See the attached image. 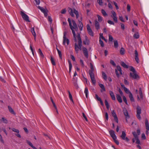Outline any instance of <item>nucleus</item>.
Wrapping results in <instances>:
<instances>
[{"instance_id": "f257e3e1", "label": "nucleus", "mask_w": 149, "mask_h": 149, "mask_svg": "<svg viewBox=\"0 0 149 149\" xmlns=\"http://www.w3.org/2000/svg\"><path fill=\"white\" fill-rule=\"evenodd\" d=\"M68 21L69 23V25L70 26V28L71 29L72 34H73V37L74 38V40L76 42H77V40L76 38V33L75 32L74 30H75L76 31H77L78 30V27L77 26V25L76 23L75 22L74 20H72V23L73 25L72 24L71 22L70 19L68 18Z\"/></svg>"}, {"instance_id": "f03ea898", "label": "nucleus", "mask_w": 149, "mask_h": 149, "mask_svg": "<svg viewBox=\"0 0 149 149\" xmlns=\"http://www.w3.org/2000/svg\"><path fill=\"white\" fill-rule=\"evenodd\" d=\"M77 37L78 40V44L76 43L74 44L75 50L77 53H79V50H82L81 47L82 46V42L79 33L77 34Z\"/></svg>"}, {"instance_id": "7ed1b4c3", "label": "nucleus", "mask_w": 149, "mask_h": 149, "mask_svg": "<svg viewBox=\"0 0 149 149\" xmlns=\"http://www.w3.org/2000/svg\"><path fill=\"white\" fill-rule=\"evenodd\" d=\"M68 11L70 13V15L72 17H74V13L76 15V17L77 19H78L79 16L78 12L75 9H72L71 8H69Z\"/></svg>"}, {"instance_id": "20e7f679", "label": "nucleus", "mask_w": 149, "mask_h": 149, "mask_svg": "<svg viewBox=\"0 0 149 149\" xmlns=\"http://www.w3.org/2000/svg\"><path fill=\"white\" fill-rule=\"evenodd\" d=\"M67 34V32L66 31H64L63 33V44L64 45H65V43H66V46H68L70 42L68 38L66 37V35Z\"/></svg>"}, {"instance_id": "39448f33", "label": "nucleus", "mask_w": 149, "mask_h": 149, "mask_svg": "<svg viewBox=\"0 0 149 149\" xmlns=\"http://www.w3.org/2000/svg\"><path fill=\"white\" fill-rule=\"evenodd\" d=\"M20 14L23 19L26 22H30L29 16L23 11H21Z\"/></svg>"}, {"instance_id": "423d86ee", "label": "nucleus", "mask_w": 149, "mask_h": 149, "mask_svg": "<svg viewBox=\"0 0 149 149\" xmlns=\"http://www.w3.org/2000/svg\"><path fill=\"white\" fill-rule=\"evenodd\" d=\"M38 8L41 11L42 13L44 14L45 17L47 16V12L48 11L47 9L44 8H43L41 7L40 6H38Z\"/></svg>"}, {"instance_id": "0eeeda50", "label": "nucleus", "mask_w": 149, "mask_h": 149, "mask_svg": "<svg viewBox=\"0 0 149 149\" xmlns=\"http://www.w3.org/2000/svg\"><path fill=\"white\" fill-rule=\"evenodd\" d=\"M130 77L134 79H136L139 78V76L136 74V72H130Z\"/></svg>"}, {"instance_id": "6e6552de", "label": "nucleus", "mask_w": 149, "mask_h": 149, "mask_svg": "<svg viewBox=\"0 0 149 149\" xmlns=\"http://www.w3.org/2000/svg\"><path fill=\"white\" fill-rule=\"evenodd\" d=\"M126 134L125 132L123 131L120 137L123 140H125L126 141L128 142L129 141V139L127 137H126Z\"/></svg>"}, {"instance_id": "1a4fd4ad", "label": "nucleus", "mask_w": 149, "mask_h": 149, "mask_svg": "<svg viewBox=\"0 0 149 149\" xmlns=\"http://www.w3.org/2000/svg\"><path fill=\"white\" fill-rule=\"evenodd\" d=\"M141 113V108L139 106H137V107L136 116L137 118L139 120H141V118L140 115Z\"/></svg>"}, {"instance_id": "9d476101", "label": "nucleus", "mask_w": 149, "mask_h": 149, "mask_svg": "<svg viewBox=\"0 0 149 149\" xmlns=\"http://www.w3.org/2000/svg\"><path fill=\"white\" fill-rule=\"evenodd\" d=\"M92 83L95 85L96 82V81L95 78L94 73H91L89 74Z\"/></svg>"}, {"instance_id": "9b49d317", "label": "nucleus", "mask_w": 149, "mask_h": 149, "mask_svg": "<svg viewBox=\"0 0 149 149\" xmlns=\"http://www.w3.org/2000/svg\"><path fill=\"white\" fill-rule=\"evenodd\" d=\"M82 50L84 56L86 58H88V51L87 49L86 48L83 47L82 48Z\"/></svg>"}, {"instance_id": "f8f14e48", "label": "nucleus", "mask_w": 149, "mask_h": 149, "mask_svg": "<svg viewBox=\"0 0 149 149\" xmlns=\"http://www.w3.org/2000/svg\"><path fill=\"white\" fill-rule=\"evenodd\" d=\"M111 13L112 14V16L111 17L113 18V21L116 22L117 23L118 22L117 18L116 17V13L114 11H112Z\"/></svg>"}, {"instance_id": "ddd939ff", "label": "nucleus", "mask_w": 149, "mask_h": 149, "mask_svg": "<svg viewBox=\"0 0 149 149\" xmlns=\"http://www.w3.org/2000/svg\"><path fill=\"white\" fill-rule=\"evenodd\" d=\"M87 30L88 32V34L90 36H93V33L91 28H90V25L89 24H87Z\"/></svg>"}, {"instance_id": "4468645a", "label": "nucleus", "mask_w": 149, "mask_h": 149, "mask_svg": "<svg viewBox=\"0 0 149 149\" xmlns=\"http://www.w3.org/2000/svg\"><path fill=\"white\" fill-rule=\"evenodd\" d=\"M82 20V17H81V20L80 21L78 20L79 24H78V27L80 31H81L83 30V25L81 21Z\"/></svg>"}, {"instance_id": "2eb2a0df", "label": "nucleus", "mask_w": 149, "mask_h": 149, "mask_svg": "<svg viewBox=\"0 0 149 149\" xmlns=\"http://www.w3.org/2000/svg\"><path fill=\"white\" fill-rule=\"evenodd\" d=\"M109 133L111 136L112 137L113 139H117L116 136L115 134V132L113 130H111L109 131Z\"/></svg>"}, {"instance_id": "dca6fc26", "label": "nucleus", "mask_w": 149, "mask_h": 149, "mask_svg": "<svg viewBox=\"0 0 149 149\" xmlns=\"http://www.w3.org/2000/svg\"><path fill=\"white\" fill-rule=\"evenodd\" d=\"M112 115L114 118V119L115 121L117 123H118V120L117 116L115 113L114 110H113L111 112Z\"/></svg>"}, {"instance_id": "f3484780", "label": "nucleus", "mask_w": 149, "mask_h": 149, "mask_svg": "<svg viewBox=\"0 0 149 149\" xmlns=\"http://www.w3.org/2000/svg\"><path fill=\"white\" fill-rule=\"evenodd\" d=\"M72 81L74 86L76 88H78V85L77 84V77H73V78Z\"/></svg>"}, {"instance_id": "a211bd4d", "label": "nucleus", "mask_w": 149, "mask_h": 149, "mask_svg": "<svg viewBox=\"0 0 149 149\" xmlns=\"http://www.w3.org/2000/svg\"><path fill=\"white\" fill-rule=\"evenodd\" d=\"M135 54V59L137 63H139V59L138 58V54L137 51L136 50L134 51Z\"/></svg>"}, {"instance_id": "6ab92c4d", "label": "nucleus", "mask_w": 149, "mask_h": 149, "mask_svg": "<svg viewBox=\"0 0 149 149\" xmlns=\"http://www.w3.org/2000/svg\"><path fill=\"white\" fill-rule=\"evenodd\" d=\"M123 112L124 115L126 116V122H127V119L129 118V116L128 112L126 109H125L123 110Z\"/></svg>"}, {"instance_id": "aec40b11", "label": "nucleus", "mask_w": 149, "mask_h": 149, "mask_svg": "<svg viewBox=\"0 0 149 149\" xmlns=\"http://www.w3.org/2000/svg\"><path fill=\"white\" fill-rule=\"evenodd\" d=\"M90 66L91 70H89V74H90V73H91V72H92V73H93V72L94 70V69L93 65L91 63H90Z\"/></svg>"}, {"instance_id": "412c9836", "label": "nucleus", "mask_w": 149, "mask_h": 149, "mask_svg": "<svg viewBox=\"0 0 149 149\" xmlns=\"http://www.w3.org/2000/svg\"><path fill=\"white\" fill-rule=\"evenodd\" d=\"M95 24L96 29H100V24L97 20L95 21Z\"/></svg>"}, {"instance_id": "4be33fe9", "label": "nucleus", "mask_w": 149, "mask_h": 149, "mask_svg": "<svg viewBox=\"0 0 149 149\" xmlns=\"http://www.w3.org/2000/svg\"><path fill=\"white\" fill-rule=\"evenodd\" d=\"M31 31L33 36L34 38V39L35 40L36 38V34L35 31L34 29V27L31 28Z\"/></svg>"}, {"instance_id": "5701e85b", "label": "nucleus", "mask_w": 149, "mask_h": 149, "mask_svg": "<svg viewBox=\"0 0 149 149\" xmlns=\"http://www.w3.org/2000/svg\"><path fill=\"white\" fill-rule=\"evenodd\" d=\"M109 93L112 99L113 100H115L116 98L113 92L111 91H109Z\"/></svg>"}, {"instance_id": "b1692460", "label": "nucleus", "mask_w": 149, "mask_h": 149, "mask_svg": "<svg viewBox=\"0 0 149 149\" xmlns=\"http://www.w3.org/2000/svg\"><path fill=\"white\" fill-rule=\"evenodd\" d=\"M145 126L146 130H149V125L148 120L146 119L145 120Z\"/></svg>"}, {"instance_id": "393cba45", "label": "nucleus", "mask_w": 149, "mask_h": 149, "mask_svg": "<svg viewBox=\"0 0 149 149\" xmlns=\"http://www.w3.org/2000/svg\"><path fill=\"white\" fill-rule=\"evenodd\" d=\"M116 98L117 100L120 103H121L122 102V98L120 96L119 94L116 95Z\"/></svg>"}, {"instance_id": "a878e982", "label": "nucleus", "mask_w": 149, "mask_h": 149, "mask_svg": "<svg viewBox=\"0 0 149 149\" xmlns=\"http://www.w3.org/2000/svg\"><path fill=\"white\" fill-rule=\"evenodd\" d=\"M85 40L83 42L84 44L85 45H88L89 43V40L88 39L87 36H85Z\"/></svg>"}, {"instance_id": "bb28decb", "label": "nucleus", "mask_w": 149, "mask_h": 149, "mask_svg": "<svg viewBox=\"0 0 149 149\" xmlns=\"http://www.w3.org/2000/svg\"><path fill=\"white\" fill-rule=\"evenodd\" d=\"M99 86L102 89L101 90V92H102L103 91H105V88L103 84H99Z\"/></svg>"}, {"instance_id": "cd10ccee", "label": "nucleus", "mask_w": 149, "mask_h": 149, "mask_svg": "<svg viewBox=\"0 0 149 149\" xmlns=\"http://www.w3.org/2000/svg\"><path fill=\"white\" fill-rule=\"evenodd\" d=\"M84 93L85 94L86 97L88 98V91L87 87H86L84 91Z\"/></svg>"}, {"instance_id": "c85d7f7f", "label": "nucleus", "mask_w": 149, "mask_h": 149, "mask_svg": "<svg viewBox=\"0 0 149 149\" xmlns=\"http://www.w3.org/2000/svg\"><path fill=\"white\" fill-rule=\"evenodd\" d=\"M69 64V72L70 73L71 71V69L72 68V65L70 61H68Z\"/></svg>"}, {"instance_id": "c756f323", "label": "nucleus", "mask_w": 149, "mask_h": 149, "mask_svg": "<svg viewBox=\"0 0 149 149\" xmlns=\"http://www.w3.org/2000/svg\"><path fill=\"white\" fill-rule=\"evenodd\" d=\"M139 93L140 95V98L142 99H143V95L142 94V91L141 88H139Z\"/></svg>"}, {"instance_id": "7c9ffc66", "label": "nucleus", "mask_w": 149, "mask_h": 149, "mask_svg": "<svg viewBox=\"0 0 149 149\" xmlns=\"http://www.w3.org/2000/svg\"><path fill=\"white\" fill-rule=\"evenodd\" d=\"M1 120L3 123L5 124H7L8 122V120L4 117H2Z\"/></svg>"}, {"instance_id": "2f4dec72", "label": "nucleus", "mask_w": 149, "mask_h": 149, "mask_svg": "<svg viewBox=\"0 0 149 149\" xmlns=\"http://www.w3.org/2000/svg\"><path fill=\"white\" fill-rule=\"evenodd\" d=\"M114 47L115 48H117L118 47V41L116 40H114Z\"/></svg>"}, {"instance_id": "473e14b6", "label": "nucleus", "mask_w": 149, "mask_h": 149, "mask_svg": "<svg viewBox=\"0 0 149 149\" xmlns=\"http://www.w3.org/2000/svg\"><path fill=\"white\" fill-rule=\"evenodd\" d=\"M102 74L103 78L105 80H107V77L106 74L103 72H102Z\"/></svg>"}, {"instance_id": "72a5a7b5", "label": "nucleus", "mask_w": 149, "mask_h": 149, "mask_svg": "<svg viewBox=\"0 0 149 149\" xmlns=\"http://www.w3.org/2000/svg\"><path fill=\"white\" fill-rule=\"evenodd\" d=\"M50 58H51L50 61H51L52 64L53 65H55L56 63H55V61H54V59L53 58L52 56H51Z\"/></svg>"}, {"instance_id": "f704fd0d", "label": "nucleus", "mask_w": 149, "mask_h": 149, "mask_svg": "<svg viewBox=\"0 0 149 149\" xmlns=\"http://www.w3.org/2000/svg\"><path fill=\"white\" fill-rule=\"evenodd\" d=\"M38 53L42 58H44V55L40 49H38Z\"/></svg>"}, {"instance_id": "c9c22d12", "label": "nucleus", "mask_w": 149, "mask_h": 149, "mask_svg": "<svg viewBox=\"0 0 149 149\" xmlns=\"http://www.w3.org/2000/svg\"><path fill=\"white\" fill-rule=\"evenodd\" d=\"M129 97L130 99V100L132 102L134 101V99L133 98V95L131 93H130V94L129 95Z\"/></svg>"}, {"instance_id": "e433bc0d", "label": "nucleus", "mask_w": 149, "mask_h": 149, "mask_svg": "<svg viewBox=\"0 0 149 149\" xmlns=\"http://www.w3.org/2000/svg\"><path fill=\"white\" fill-rule=\"evenodd\" d=\"M120 54L121 55H123L125 54V49H124L122 47L120 49Z\"/></svg>"}, {"instance_id": "4c0bfd02", "label": "nucleus", "mask_w": 149, "mask_h": 149, "mask_svg": "<svg viewBox=\"0 0 149 149\" xmlns=\"http://www.w3.org/2000/svg\"><path fill=\"white\" fill-rule=\"evenodd\" d=\"M133 37L135 39H138L139 37V36L138 33H135L133 35Z\"/></svg>"}, {"instance_id": "58836bf2", "label": "nucleus", "mask_w": 149, "mask_h": 149, "mask_svg": "<svg viewBox=\"0 0 149 149\" xmlns=\"http://www.w3.org/2000/svg\"><path fill=\"white\" fill-rule=\"evenodd\" d=\"M8 109L10 112L12 114H14L15 112L13 109L10 106H8Z\"/></svg>"}, {"instance_id": "ea45409f", "label": "nucleus", "mask_w": 149, "mask_h": 149, "mask_svg": "<svg viewBox=\"0 0 149 149\" xmlns=\"http://www.w3.org/2000/svg\"><path fill=\"white\" fill-rule=\"evenodd\" d=\"M117 69V71L118 70L120 72V74H122V70L121 67L119 66H117L116 67Z\"/></svg>"}, {"instance_id": "a19ab883", "label": "nucleus", "mask_w": 149, "mask_h": 149, "mask_svg": "<svg viewBox=\"0 0 149 149\" xmlns=\"http://www.w3.org/2000/svg\"><path fill=\"white\" fill-rule=\"evenodd\" d=\"M56 49H57V51L58 54L60 58L61 59H62V55L61 53V51H60L59 49H58L57 48Z\"/></svg>"}, {"instance_id": "79ce46f5", "label": "nucleus", "mask_w": 149, "mask_h": 149, "mask_svg": "<svg viewBox=\"0 0 149 149\" xmlns=\"http://www.w3.org/2000/svg\"><path fill=\"white\" fill-rule=\"evenodd\" d=\"M121 63L122 66H123L124 68H128V66L127 65H126V64L125 63H124L123 62H121Z\"/></svg>"}, {"instance_id": "37998d69", "label": "nucleus", "mask_w": 149, "mask_h": 149, "mask_svg": "<svg viewBox=\"0 0 149 149\" xmlns=\"http://www.w3.org/2000/svg\"><path fill=\"white\" fill-rule=\"evenodd\" d=\"M132 134L135 139L139 138L138 135L135 132H132Z\"/></svg>"}, {"instance_id": "c03bdc74", "label": "nucleus", "mask_w": 149, "mask_h": 149, "mask_svg": "<svg viewBox=\"0 0 149 149\" xmlns=\"http://www.w3.org/2000/svg\"><path fill=\"white\" fill-rule=\"evenodd\" d=\"M101 12L103 15L104 16H107V14L106 13L104 10L102 9L101 10Z\"/></svg>"}, {"instance_id": "a18cd8bd", "label": "nucleus", "mask_w": 149, "mask_h": 149, "mask_svg": "<svg viewBox=\"0 0 149 149\" xmlns=\"http://www.w3.org/2000/svg\"><path fill=\"white\" fill-rule=\"evenodd\" d=\"M124 90L125 91L126 93L129 94H130V93H131L129 90L126 88H125L124 89Z\"/></svg>"}, {"instance_id": "49530a36", "label": "nucleus", "mask_w": 149, "mask_h": 149, "mask_svg": "<svg viewBox=\"0 0 149 149\" xmlns=\"http://www.w3.org/2000/svg\"><path fill=\"white\" fill-rule=\"evenodd\" d=\"M14 132H17L18 133H19V130L16 129L15 128H13L11 129Z\"/></svg>"}, {"instance_id": "de8ad7c7", "label": "nucleus", "mask_w": 149, "mask_h": 149, "mask_svg": "<svg viewBox=\"0 0 149 149\" xmlns=\"http://www.w3.org/2000/svg\"><path fill=\"white\" fill-rule=\"evenodd\" d=\"M97 17L98 19V20L99 22H101L102 20V17L99 15H97Z\"/></svg>"}, {"instance_id": "09e8293b", "label": "nucleus", "mask_w": 149, "mask_h": 149, "mask_svg": "<svg viewBox=\"0 0 149 149\" xmlns=\"http://www.w3.org/2000/svg\"><path fill=\"white\" fill-rule=\"evenodd\" d=\"M123 101L125 103L127 104L128 105V103H127V100L126 98V97L124 96H123Z\"/></svg>"}, {"instance_id": "8fccbe9b", "label": "nucleus", "mask_w": 149, "mask_h": 149, "mask_svg": "<svg viewBox=\"0 0 149 149\" xmlns=\"http://www.w3.org/2000/svg\"><path fill=\"white\" fill-rule=\"evenodd\" d=\"M100 44V45L101 46L103 47L104 46V44L103 41L101 40V39H100L99 40Z\"/></svg>"}, {"instance_id": "3c124183", "label": "nucleus", "mask_w": 149, "mask_h": 149, "mask_svg": "<svg viewBox=\"0 0 149 149\" xmlns=\"http://www.w3.org/2000/svg\"><path fill=\"white\" fill-rule=\"evenodd\" d=\"M52 104H53V105L54 106V107L55 109L56 110V112L57 113V114H58V110H57V107L55 104V103H54V102H53L52 103Z\"/></svg>"}, {"instance_id": "603ef678", "label": "nucleus", "mask_w": 149, "mask_h": 149, "mask_svg": "<svg viewBox=\"0 0 149 149\" xmlns=\"http://www.w3.org/2000/svg\"><path fill=\"white\" fill-rule=\"evenodd\" d=\"M109 41H112L113 40V38L112 36L110 35H109Z\"/></svg>"}, {"instance_id": "864d4df0", "label": "nucleus", "mask_w": 149, "mask_h": 149, "mask_svg": "<svg viewBox=\"0 0 149 149\" xmlns=\"http://www.w3.org/2000/svg\"><path fill=\"white\" fill-rule=\"evenodd\" d=\"M130 70L132 72H136L134 68L132 66H131L130 67Z\"/></svg>"}, {"instance_id": "5fc2aeb1", "label": "nucleus", "mask_w": 149, "mask_h": 149, "mask_svg": "<svg viewBox=\"0 0 149 149\" xmlns=\"http://www.w3.org/2000/svg\"><path fill=\"white\" fill-rule=\"evenodd\" d=\"M108 23L109 24H111V25H114V22L110 20H109L107 21Z\"/></svg>"}, {"instance_id": "6e6d98bb", "label": "nucleus", "mask_w": 149, "mask_h": 149, "mask_svg": "<svg viewBox=\"0 0 149 149\" xmlns=\"http://www.w3.org/2000/svg\"><path fill=\"white\" fill-rule=\"evenodd\" d=\"M102 39L103 40H105V38L103 36V34L101 33L100 34V39Z\"/></svg>"}, {"instance_id": "4d7b16f0", "label": "nucleus", "mask_w": 149, "mask_h": 149, "mask_svg": "<svg viewBox=\"0 0 149 149\" xmlns=\"http://www.w3.org/2000/svg\"><path fill=\"white\" fill-rule=\"evenodd\" d=\"M141 138L143 140H145L146 139V138L145 135L144 133H143L141 134Z\"/></svg>"}, {"instance_id": "13d9d810", "label": "nucleus", "mask_w": 149, "mask_h": 149, "mask_svg": "<svg viewBox=\"0 0 149 149\" xmlns=\"http://www.w3.org/2000/svg\"><path fill=\"white\" fill-rule=\"evenodd\" d=\"M113 3H114V5L116 7V9L118 10L119 9V8L118 6L117 3H116L115 1H113Z\"/></svg>"}, {"instance_id": "bf43d9fd", "label": "nucleus", "mask_w": 149, "mask_h": 149, "mask_svg": "<svg viewBox=\"0 0 149 149\" xmlns=\"http://www.w3.org/2000/svg\"><path fill=\"white\" fill-rule=\"evenodd\" d=\"M69 97L70 100L73 102V101L72 99V96L70 93H69Z\"/></svg>"}, {"instance_id": "052dcab7", "label": "nucleus", "mask_w": 149, "mask_h": 149, "mask_svg": "<svg viewBox=\"0 0 149 149\" xmlns=\"http://www.w3.org/2000/svg\"><path fill=\"white\" fill-rule=\"evenodd\" d=\"M136 143L138 144H141L140 141L139 139V138L136 139Z\"/></svg>"}, {"instance_id": "680f3d73", "label": "nucleus", "mask_w": 149, "mask_h": 149, "mask_svg": "<svg viewBox=\"0 0 149 149\" xmlns=\"http://www.w3.org/2000/svg\"><path fill=\"white\" fill-rule=\"evenodd\" d=\"M105 118L106 120H108L109 118V117L108 115L107 112H106L105 113Z\"/></svg>"}, {"instance_id": "e2e57ef3", "label": "nucleus", "mask_w": 149, "mask_h": 149, "mask_svg": "<svg viewBox=\"0 0 149 149\" xmlns=\"http://www.w3.org/2000/svg\"><path fill=\"white\" fill-rule=\"evenodd\" d=\"M111 3H109L108 4V6L109 8L112 9L113 8V7L111 4Z\"/></svg>"}, {"instance_id": "0e129e2a", "label": "nucleus", "mask_w": 149, "mask_h": 149, "mask_svg": "<svg viewBox=\"0 0 149 149\" xmlns=\"http://www.w3.org/2000/svg\"><path fill=\"white\" fill-rule=\"evenodd\" d=\"M130 6L129 4H127V9L128 11H130Z\"/></svg>"}, {"instance_id": "69168bd1", "label": "nucleus", "mask_w": 149, "mask_h": 149, "mask_svg": "<svg viewBox=\"0 0 149 149\" xmlns=\"http://www.w3.org/2000/svg\"><path fill=\"white\" fill-rule=\"evenodd\" d=\"M98 2L100 6H102L103 3L102 0H98Z\"/></svg>"}, {"instance_id": "338daca9", "label": "nucleus", "mask_w": 149, "mask_h": 149, "mask_svg": "<svg viewBox=\"0 0 149 149\" xmlns=\"http://www.w3.org/2000/svg\"><path fill=\"white\" fill-rule=\"evenodd\" d=\"M110 63L112 65L114 66L116 65V64L115 63L114 61L113 60H110Z\"/></svg>"}, {"instance_id": "774afa93", "label": "nucleus", "mask_w": 149, "mask_h": 149, "mask_svg": "<svg viewBox=\"0 0 149 149\" xmlns=\"http://www.w3.org/2000/svg\"><path fill=\"white\" fill-rule=\"evenodd\" d=\"M66 12V10L65 9H62L61 11V13L62 14H65V13Z\"/></svg>"}]
</instances>
